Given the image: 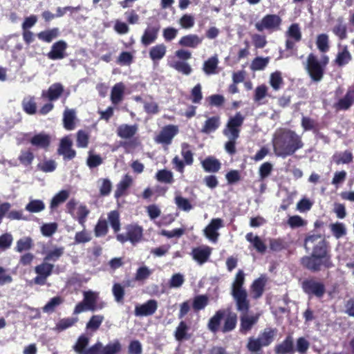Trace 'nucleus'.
<instances>
[{"label": "nucleus", "instance_id": "obj_1", "mask_svg": "<svg viewBox=\"0 0 354 354\" xmlns=\"http://www.w3.org/2000/svg\"><path fill=\"white\" fill-rule=\"evenodd\" d=\"M306 250L312 249L310 255L300 259L301 266L312 272H319L322 268L330 269L334 267L329 243L321 234H308L304 239Z\"/></svg>", "mask_w": 354, "mask_h": 354}, {"label": "nucleus", "instance_id": "obj_2", "mask_svg": "<svg viewBox=\"0 0 354 354\" xmlns=\"http://www.w3.org/2000/svg\"><path fill=\"white\" fill-rule=\"evenodd\" d=\"M273 149L276 156L286 158L304 147L301 137L290 129H280L274 136Z\"/></svg>", "mask_w": 354, "mask_h": 354}, {"label": "nucleus", "instance_id": "obj_3", "mask_svg": "<svg viewBox=\"0 0 354 354\" xmlns=\"http://www.w3.org/2000/svg\"><path fill=\"white\" fill-rule=\"evenodd\" d=\"M244 283V272L239 270L232 284L231 295L236 301V310L245 314L250 308V303L248 299L247 291L243 287Z\"/></svg>", "mask_w": 354, "mask_h": 354}, {"label": "nucleus", "instance_id": "obj_4", "mask_svg": "<svg viewBox=\"0 0 354 354\" xmlns=\"http://www.w3.org/2000/svg\"><path fill=\"white\" fill-rule=\"evenodd\" d=\"M277 330L272 328H265L257 338L250 337L246 345L251 353L262 352V347L268 346L274 339Z\"/></svg>", "mask_w": 354, "mask_h": 354}, {"label": "nucleus", "instance_id": "obj_5", "mask_svg": "<svg viewBox=\"0 0 354 354\" xmlns=\"http://www.w3.org/2000/svg\"><path fill=\"white\" fill-rule=\"evenodd\" d=\"M304 68L312 81L319 82L323 79L325 69L319 63L317 56L314 53H311L308 55L304 64Z\"/></svg>", "mask_w": 354, "mask_h": 354}, {"label": "nucleus", "instance_id": "obj_6", "mask_svg": "<svg viewBox=\"0 0 354 354\" xmlns=\"http://www.w3.org/2000/svg\"><path fill=\"white\" fill-rule=\"evenodd\" d=\"M125 233L117 234L116 239L122 243L129 241L135 245L143 238V229L138 224H129L124 227Z\"/></svg>", "mask_w": 354, "mask_h": 354}, {"label": "nucleus", "instance_id": "obj_7", "mask_svg": "<svg viewBox=\"0 0 354 354\" xmlns=\"http://www.w3.org/2000/svg\"><path fill=\"white\" fill-rule=\"evenodd\" d=\"M84 299L82 301L79 302L75 307L73 313L80 314L84 311L91 310L95 311L97 308H103V304L97 305V294L91 290L84 291Z\"/></svg>", "mask_w": 354, "mask_h": 354}, {"label": "nucleus", "instance_id": "obj_8", "mask_svg": "<svg viewBox=\"0 0 354 354\" xmlns=\"http://www.w3.org/2000/svg\"><path fill=\"white\" fill-rule=\"evenodd\" d=\"M244 120L245 117L241 112H237L234 115L230 117L223 130V134L226 137L239 138Z\"/></svg>", "mask_w": 354, "mask_h": 354}, {"label": "nucleus", "instance_id": "obj_9", "mask_svg": "<svg viewBox=\"0 0 354 354\" xmlns=\"http://www.w3.org/2000/svg\"><path fill=\"white\" fill-rule=\"evenodd\" d=\"M303 291L310 297L315 296L322 298L326 292V287L323 282L317 281L314 278L304 279L301 282Z\"/></svg>", "mask_w": 354, "mask_h": 354}, {"label": "nucleus", "instance_id": "obj_10", "mask_svg": "<svg viewBox=\"0 0 354 354\" xmlns=\"http://www.w3.org/2000/svg\"><path fill=\"white\" fill-rule=\"evenodd\" d=\"M281 22L282 19L279 15L268 14L265 15L260 21L255 24V28L259 32L264 30L273 32L280 29Z\"/></svg>", "mask_w": 354, "mask_h": 354}, {"label": "nucleus", "instance_id": "obj_11", "mask_svg": "<svg viewBox=\"0 0 354 354\" xmlns=\"http://www.w3.org/2000/svg\"><path fill=\"white\" fill-rule=\"evenodd\" d=\"M160 27V24L157 19L147 24L141 37V43L144 46H148L157 40Z\"/></svg>", "mask_w": 354, "mask_h": 354}, {"label": "nucleus", "instance_id": "obj_12", "mask_svg": "<svg viewBox=\"0 0 354 354\" xmlns=\"http://www.w3.org/2000/svg\"><path fill=\"white\" fill-rule=\"evenodd\" d=\"M53 268V264L49 263L44 260L41 263L35 268V272L37 276L32 279L33 283L39 286L45 285L48 277L52 274Z\"/></svg>", "mask_w": 354, "mask_h": 354}, {"label": "nucleus", "instance_id": "obj_13", "mask_svg": "<svg viewBox=\"0 0 354 354\" xmlns=\"http://www.w3.org/2000/svg\"><path fill=\"white\" fill-rule=\"evenodd\" d=\"M158 309V301L149 299L145 303L135 307L134 314L136 317H148L153 315Z\"/></svg>", "mask_w": 354, "mask_h": 354}, {"label": "nucleus", "instance_id": "obj_14", "mask_svg": "<svg viewBox=\"0 0 354 354\" xmlns=\"http://www.w3.org/2000/svg\"><path fill=\"white\" fill-rule=\"evenodd\" d=\"M72 147L71 139L68 136H65L60 140L57 153L63 156L64 160H72L76 156V151Z\"/></svg>", "mask_w": 354, "mask_h": 354}, {"label": "nucleus", "instance_id": "obj_15", "mask_svg": "<svg viewBox=\"0 0 354 354\" xmlns=\"http://www.w3.org/2000/svg\"><path fill=\"white\" fill-rule=\"evenodd\" d=\"M178 132V129L176 126L172 124L167 125L160 131L156 140L158 143L169 145Z\"/></svg>", "mask_w": 354, "mask_h": 354}, {"label": "nucleus", "instance_id": "obj_16", "mask_svg": "<svg viewBox=\"0 0 354 354\" xmlns=\"http://www.w3.org/2000/svg\"><path fill=\"white\" fill-rule=\"evenodd\" d=\"M354 104V88H349L343 97L336 102L333 107L337 111L348 110Z\"/></svg>", "mask_w": 354, "mask_h": 354}, {"label": "nucleus", "instance_id": "obj_17", "mask_svg": "<svg viewBox=\"0 0 354 354\" xmlns=\"http://www.w3.org/2000/svg\"><path fill=\"white\" fill-rule=\"evenodd\" d=\"M67 47V43L65 41H57L51 46V50L47 53V57L51 60L62 59L66 57Z\"/></svg>", "mask_w": 354, "mask_h": 354}, {"label": "nucleus", "instance_id": "obj_18", "mask_svg": "<svg viewBox=\"0 0 354 354\" xmlns=\"http://www.w3.org/2000/svg\"><path fill=\"white\" fill-rule=\"evenodd\" d=\"M223 226V221L221 218H212L204 230L206 237L210 241L216 242L219 235L217 230Z\"/></svg>", "mask_w": 354, "mask_h": 354}, {"label": "nucleus", "instance_id": "obj_19", "mask_svg": "<svg viewBox=\"0 0 354 354\" xmlns=\"http://www.w3.org/2000/svg\"><path fill=\"white\" fill-rule=\"evenodd\" d=\"M275 354H293L295 353L294 339L291 335H288L286 338L274 346Z\"/></svg>", "mask_w": 354, "mask_h": 354}, {"label": "nucleus", "instance_id": "obj_20", "mask_svg": "<svg viewBox=\"0 0 354 354\" xmlns=\"http://www.w3.org/2000/svg\"><path fill=\"white\" fill-rule=\"evenodd\" d=\"M64 91L61 83H54L49 86L47 91H43L41 97L50 102L57 100Z\"/></svg>", "mask_w": 354, "mask_h": 354}, {"label": "nucleus", "instance_id": "obj_21", "mask_svg": "<svg viewBox=\"0 0 354 354\" xmlns=\"http://www.w3.org/2000/svg\"><path fill=\"white\" fill-rule=\"evenodd\" d=\"M225 315L226 310L225 309H220L216 311L207 322V326L208 330L214 334L221 331V324Z\"/></svg>", "mask_w": 354, "mask_h": 354}, {"label": "nucleus", "instance_id": "obj_22", "mask_svg": "<svg viewBox=\"0 0 354 354\" xmlns=\"http://www.w3.org/2000/svg\"><path fill=\"white\" fill-rule=\"evenodd\" d=\"M211 253L212 249L209 246H199L192 249L191 255L194 260L202 265L208 261Z\"/></svg>", "mask_w": 354, "mask_h": 354}, {"label": "nucleus", "instance_id": "obj_23", "mask_svg": "<svg viewBox=\"0 0 354 354\" xmlns=\"http://www.w3.org/2000/svg\"><path fill=\"white\" fill-rule=\"evenodd\" d=\"M50 142V136L43 132L35 134L30 140V143L32 146L44 149L49 147Z\"/></svg>", "mask_w": 354, "mask_h": 354}, {"label": "nucleus", "instance_id": "obj_24", "mask_svg": "<svg viewBox=\"0 0 354 354\" xmlns=\"http://www.w3.org/2000/svg\"><path fill=\"white\" fill-rule=\"evenodd\" d=\"M266 279L261 277L255 279L250 286L252 297L258 299L262 297L266 285Z\"/></svg>", "mask_w": 354, "mask_h": 354}, {"label": "nucleus", "instance_id": "obj_25", "mask_svg": "<svg viewBox=\"0 0 354 354\" xmlns=\"http://www.w3.org/2000/svg\"><path fill=\"white\" fill-rule=\"evenodd\" d=\"M190 327L185 321L181 320L174 331V337L178 342L188 340L191 338V334L188 333Z\"/></svg>", "mask_w": 354, "mask_h": 354}, {"label": "nucleus", "instance_id": "obj_26", "mask_svg": "<svg viewBox=\"0 0 354 354\" xmlns=\"http://www.w3.org/2000/svg\"><path fill=\"white\" fill-rule=\"evenodd\" d=\"M125 86L122 82L116 83L111 91V101L114 105L120 103L124 98Z\"/></svg>", "mask_w": 354, "mask_h": 354}, {"label": "nucleus", "instance_id": "obj_27", "mask_svg": "<svg viewBox=\"0 0 354 354\" xmlns=\"http://www.w3.org/2000/svg\"><path fill=\"white\" fill-rule=\"evenodd\" d=\"M138 131V125H129L123 124L120 125L116 130L118 137L124 139H129L133 137Z\"/></svg>", "mask_w": 354, "mask_h": 354}, {"label": "nucleus", "instance_id": "obj_28", "mask_svg": "<svg viewBox=\"0 0 354 354\" xmlns=\"http://www.w3.org/2000/svg\"><path fill=\"white\" fill-rule=\"evenodd\" d=\"M258 319L259 317L257 315H241L239 329L240 333L242 334L247 333L249 330L252 329V326L258 322Z\"/></svg>", "mask_w": 354, "mask_h": 354}, {"label": "nucleus", "instance_id": "obj_29", "mask_svg": "<svg viewBox=\"0 0 354 354\" xmlns=\"http://www.w3.org/2000/svg\"><path fill=\"white\" fill-rule=\"evenodd\" d=\"M221 124V118L218 115L212 116L207 118L205 122L201 131L205 134L214 132Z\"/></svg>", "mask_w": 354, "mask_h": 354}, {"label": "nucleus", "instance_id": "obj_30", "mask_svg": "<svg viewBox=\"0 0 354 354\" xmlns=\"http://www.w3.org/2000/svg\"><path fill=\"white\" fill-rule=\"evenodd\" d=\"M352 59V56L348 50L347 46H344L341 51H339L333 60V64L338 67H342L348 64Z\"/></svg>", "mask_w": 354, "mask_h": 354}, {"label": "nucleus", "instance_id": "obj_31", "mask_svg": "<svg viewBox=\"0 0 354 354\" xmlns=\"http://www.w3.org/2000/svg\"><path fill=\"white\" fill-rule=\"evenodd\" d=\"M246 240L252 244L254 249L259 253L266 252L267 247L263 241L257 235H254L252 232H249L245 236Z\"/></svg>", "mask_w": 354, "mask_h": 354}, {"label": "nucleus", "instance_id": "obj_32", "mask_svg": "<svg viewBox=\"0 0 354 354\" xmlns=\"http://www.w3.org/2000/svg\"><path fill=\"white\" fill-rule=\"evenodd\" d=\"M224 324L221 328V331L226 333L235 329L237 324V315L235 313L230 312L225 316Z\"/></svg>", "mask_w": 354, "mask_h": 354}, {"label": "nucleus", "instance_id": "obj_33", "mask_svg": "<svg viewBox=\"0 0 354 354\" xmlns=\"http://www.w3.org/2000/svg\"><path fill=\"white\" fill-rule=\"evenodd\" d=\"M202 167L206 172L216 173L219 171L221 164L218 160L209 156L201 162Z\"/></svg>", "mask_w": 354, "mask_h": 354}, {"label": "nucleus", "instance_id": "obj_34", "mask_svg": "<svg viewBox=\"0 0 354 354\" xmlns=\"http://www.w3.org/2000/svg\"><path fill=\"white\" fill-rule=\"evenodd\" d=\"M167 47L163 44H159L151 47L149 52L150 59L153 62L162 59L166 55Z\"/></svg>", "mask_w": 354, "mask_h": 354}, {"label": "nucleus", "instance_id": "obj_35", "mask_svg": "<svg viewBox=\"0 0 354 354\" xmlns=\"http://www.w3.org/2000/svg\"><path fill=\"white\" fill-rule=\"evenodd\" d=\"M201 42L202 39L197 35L189 34L182 37L178 41V44L183 47L196 48Z\"/></svg>", "mask_w": 354, "mask_h": 354}, {"label": "nucleus", "instance_id": "obj_36", "mask_svg": "<svg viewBox=\"0 0 354 354\" xmlns=\"http://www.w3.org/2000/svg\"><path fill=\"white\" fill-rule=\"evenodd\" d=\"M218 62V59L216 55L208 58L203 63V71L207 75L217 73Z\"/></svg>", "mask_w": 354, "mask_h": 354}, {"label": "nucleus", "instance_id": "obj_37", "mask_svg": "<svg viewBox=\"0 0 354 354\" xmlns=\"http://www.w3.org/2000/svg\"><path fill=\"white\" fill-rule=\"evenodd\" d=\"M333 162L339 165L341 164H349L353 160V156L351 151L346 150L343 152H336L333 154Z\"/></svg>", "mask_w": 354, "mask_h": 354}, {"label": "nucleus", "instance_id": "obj_38", "mask_svg": "<svg viewBox=\"0 0 354 354\" xmlns=\"http://www.w3.org/2000/svg\"><path fill=\"white\" fill-rule=\"evenodd\" d=\"M75 111L73 109H66L63 114L64 127L68 131L73 130L75 127Z\"/></svg>", "mask_w": 354, "mask_h": 354}, {"label": "nucleus", "instance_id": "obj_39", "mask_svg": "<svg viewBox=\"0 0 354 354\" xmlns=\"http://www.w3.org/2000/svg\"><path fill=\"white\" fill-rule=\"evenodd\" d=\"M132 181L133 180L131 177L129 175L126 174L117 185V188L116 190L115 191V197L120 198L122 196H123L127 189L132 184Z\"/></svg>", "mask_w": 354, "mask_h": 354}, {"label": "nucleus", "instance_id": "obj_40", "mask_svg": "<svg viewBox=\"0 0 354 354\" xmlns=\"http://www.w3.org/2000/svg\"><path fill=\"white\" fill-rule=\"evenodd\" d=\"M58 35L59 29L57 28H53L50 30L41 31L37 35L39 40L46 43H50Z\"/></svg>", "mask_w": 354, "mask_h": 354}, {"label": "nucleus", "instance_id": "obj_41", "mask_svg": "<svg viewBox=\"0 0 354 354\" xmlns=\"http://www.w3.org/2000/svg\"><path fill=\"white\" fill-rule=\"evenodd\" d=\"M69 196V192L67 190H61L56 194L52 198L50 204V208L53 210L60 204L65 202Z\"/></svg>", "mask_w": 354, "mask_h": 354}, {"label": "nucleus", "instance_id": "obj_42", "mask_svg": "<svg viewBox=\"0 0 354 354\" xmlns=\"http://www.w3.org/2000/svg\"><path fill=\"white\" fill-rule=\"evenodd\" d=\"M89 339L85 335H80L75 344L73 346V350L78 354H85L87 351Z\"/></svg>", "mask_w": 354, "mask_h": 354}, {"label": "nucleus", "instance_id": "obj_43", "mask_svg": "<svg viewBox=\"0 0 354 354\" xmlns=\"http://www.w3.org/2000/svg\"><path fill=\"white\" fill-rule=\"evenodd\" d=\"M209 299L206 295H199L194 297L192 308L195 312L204 309L208 304Z\"/></svg>", "mask_w": 354, "mask_h": 354}, {"label": "nucleus", "instance_id": "obj_44", "mask_svg": "<svg viewBox=\"0 0 354 354\" xmlns=\"http://www.w3.org/2000/svg\"><path fill=\"white\" fill-rule=\"evenodd\" d=\"M316 46L321 53H326L328 52L330 48L328 35L325 33L318 35L316 39Z\"/></svg>", "mask_w": 354, "mask_h": 354}, {"label": "nucleus", "instance_id": "obj_45", "mask_svg": "<svg viewBox=\"0 0 354 354\" xmlns=\"http://www.w3.org/2000/svg\"><path fill=\"white\" fill-rule=\"evenodd\" d=\"M35 156L30 149L21 150L18 157L20 164L25 167L30 166Z\"/></svg>", "mask_w": 354, "mask_h": 354}, {"label": "nucleus", "instance_id": "obj_46", "mask_svg": "<svg viewBox=\"0 0 354 354\" xmlns=\"http://www.w3.org/2000/svg\"><path fill=\"white\" fill-rule=\"evenodd\" d=\"M156 178L160 183L171 184L174 182L173 173L165 169L158 170L156 174Z\"/></svg>", "mask_w": 354, "mask_h": 354}, {"label": "nucleus", "instance_id": "obj_47", "mask_svg": "<svg viewBox=\"0 0 354 354\" xmlns=\"http://www.w3.org/2000/svg\"><path fill=\"white\" fill-rule=\"evenodd\" d=\"M332 234L339 239L346 234V229L345 225L342 223L336 222L329 225Z\"/></svg>", "mask_w": 354, "mask_h": 354}, {"label": "nucleus", "instance_id": "obj_48", "mask_svg": "<svg viewBox=\"0 0 354 354\" xmlns=\"http://www.w3.org/2000/svg\"><path fill=\"white\" fill-rule=\"evenodd\" d=\"M23 110L29 115H33L37 111V104L34 97H26L22 101Z\"/></svg>", "mask_w": 354, "mask_h": 354}, {"label": "nucleus", "instance_id": "obj_49", "mask_svg": "<svg viewBox=\"0 0 354 354\" xmlns=\"http://www.w3.org/2000/svg\"><path fill=\"white\" fill-rule=\"evenodd\" d=\"M109 222L115 233H118L120 230V214L116 210L111 211L108 214Z\"/></svg>", "mask_w": 354, "mask_h": 354}, {"label": "nucleus", "instance_id": "obj_50", "mask_svg": "<svg viewBox=\"0 0 354 354\" xmlns=\"http://www.w3.org/2000/svg\"><path fill=\"white\" fill-rule=\"evenodd\" d=\"M270 84L274 91L279 90L283 84V80L280 71H275L270 74Z\"/></svg>", "mask_w": 354, "mask_h": 354}, {"label": "nucleus", "instance_id": "obj_51", "mask_svg": "<svg viewBox=\"0 0 354 354\" xmlns=\"http://www.w3.org/2000/svg\"><path fill=\"white\" fill-rule=\"evenodd\" d=\"M26 210L30 213H37L45 209V204L41 200H31L25 207Z\"/></svg>", "mask_w": 354, "mask_h": 354}, {"label": "nucleus", "instance_id": "obj_52", "mask_svg": "<svg viewBox=\"0 0 354 354\" xmlns=\"http://www.w3.org/2000/svg\"><path fill=\"white\" fill-rule=\"evenodd\" d=\"M64 248L59 247L55 248L47 252L46 256L44 258L45 261H53L55 262L64 254Z\"/></svg>", "mask_w": 354, "mask_h": 354}, {"label": "nucleus", "instance_id": "obj_53", "mask_svg": "<svg viewBox=\"0 0 354 354\" xmlns=\"http://www.w3.org/2000/svg\"><path fill=\"white\" fill-rule=\"evenodd\" d=\"M286 35L295 41L299 42L301 39V32L299 24L296 23L291 24L286 32Z\"/></svg>", "mask_w": 354, "mask_h": 354}, {"label": "nucleus", "instance_id": "obj_54", "mask_svg": "<svg viewBox=\"0 0 354 354\" xmlns=\"http://www.w3.org/2000/svg\"><path fill=\"white\" fill-rule=\"evenodd\" d=\"M181 156H183L186 165H192L194 162L193 153L190 149V145L184 142L181 145Z\"/></svg>", "mask_w": 354, "mask_h": 354}, {"label": "nucleus", "instance_id": "obj_55", "mask_svg": "<svg viewBox=\"0 0 354 354\" xmlns=\"http://www.w3.org/2000/svg\"><path fill=\"white\" fill-rule=\"evenodd\" d=\"M109 231L108 223L105 219L100 218L95 226L94 233L96 237L105 236Z\"/></svg>", "mask_w": 354, "mask_h": 354}, {"label": "nucleus", "instance_id": "obj_56", "mask_svg": "<svg viewBox=\"0 0 354 354\" xmlns=\"http://www.w3.org/2000/svg\"><path fill=\"white\" fill-rule=\"evenodd\" d=\"M270 58L268 57H257L252 60L250 68L252 71L263 70L268 64Z\"/></svg>", "mask_w": 354, "mask_h": 354}, {"label": "nucleus", "instance_id": "obj_57", "mask_svg": "<svg viewBox=\"0 0 354 354\" xmlns=\"http://www.w3.org/2000/svg\"><path fill=\"white\" fill-rule=\"evenodd\" d=\"M33 246L32 240L30 237H24L17 241L15 250L17 252H22L27 251Z\"/></svg>", "mask_w": 354, "mask_h": 354}, {"label": "nucleus", "instance_id": "obj_58", "mask_svg": "<svg viewBox=\"0 0 354 354\" xmlns=\"http://www.w3.org/2000/svg\"><path fill=\"white\" fill-rule=\"evenodd\" d=\"M174 201L177 207L185 212H189L193 208L189 200L180 195H176Z\"/></svg>", "mask_w": 354, "mask_h": 354}, {"label": "nucleus", "instance_id": "obj_59", "mask_svg": "<svg viewBox=\"0 0 354 354\" xmlns=\"http://www.w3.org/2000/svg\"><path fill=\"white\" fill-rule=\"evenodd\" d=\"M89 213L90 210L86 205H81L79 206L77 209V216L76 219L78 221V223L83 227V228H86L85 223Z\"/></svg>", "mask_w": 354, "mask_h": 354}, {"label": "nucleus", "instance_id": "obj_60", "mask_svg": "<svg viewBox=\"0 0 354 354\" xmlns=\"http://www.w3.org/2000/svg\"><path fill=\"white\" fill-rule=\"evenodd\" d=\"M171 66L177 71L186 75H189L192 71L191 66L188 63L183 61L174 62L171 64Z\"/></svg>", "mask_w": 354, "mask_h": 354}, {"label": "nucleus", "instance_id": "obj_61", "mask_svg": "<svg viewBox=\"0 0 354 354\" xmlns=\"http://www.w3.org/2000/svg\"><path fill=\"white\" fill-rule=\"evenodd\" d=\"M91 239L92 237L90 232H88L85 228H83L82 231L75 233L74 237V243H86L89 242Z\"/></svg>", "mask_w": 354, "mask_h": 354}, {"label": "nucleus", "instance_id": "obj_62", "mask_svg": "<svg viewBox=\"0 0 354 354\" xmlns=\"http://www.w3.org/2000/svg\"><path fill=\"white\" fill-rule=\"evenodd\" d=\"M64 299L60 296H56L51 298L48 303L44 306L43 310L46 313H52L56 307L62 304Z\"/></svg>", "mask_w": 354, "mask_h": 354}, {"label": "nucleus", "instance_id": "obj_63", "mask_svg": "<svg viewBox=\"0 0 354 354\" xmlns=\"http://www.w3.org/2000/svg\"><path fill=\"white\" fill-rule=\"evenodd\" d=\"M310 347V342L304 337H299L296 342L295 351L300 354H306Z\"/></svg>", "mask_w": 354, "mask_h": 354}, {"label": "nucleus", "instance_id": "obj_64", "mask_svg": "<svg viewBox=\"0 0 354 354\" xmlns=\"http://www.w3.org/2000/svg\"><path fill=\"white\" fill-rule=\"evenodd\" d=\"M121 350V344L120 342L116 339L113 343H109L104 348L102 347V354H115Z\"/></svg>", "mask_w": 354, "mask_h": 354}]
</instances>
